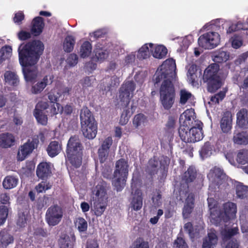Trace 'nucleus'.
Masks as SVG:
<instances>
[{
	"label": "nucleus",
	"mask_w": 248,
	"mask_h": 248,
	"mask_svg": "<svg viewBox=\"0 0 248 248\" xmlns=\"http://www.w3.org/2000/svg\"><path fill=\"white\" fill-rule=\"evenodd\" d=\"M175 69V61L168 59L158 68L152 79L155 87H159L160 100L166 110H169L175 101L176 93L172 82L176 76Z\"/></svg>",
	"instance_id": "1"
},
{
	"label": "nucleus",
	"mask_w": 248,
	"mask_h": 248,
	"mask_svg": "<svg viewBox=\"0 0 248 248\" xmlns=\"http://www.w3.org/2000/svg\"><path fill=\"white\" fill-rule=\"evenodd\" d=\"M44 49L43 43L34 40L24 45L21 44L18 48L19 61L26 81H33L37 78L38 69L35 65Z\"/></svg>",
	"instance_id": "2"
},
{
	"label": "nucleus",
	"mask_w": 248,
	"mask_h": 248,
	"mask_svg": "<svg viewBox=\"0 0 248 248\" xmlns=\"http://www.w3.org/2000/svg\"><path fill=\"white\" fill-rule=\"evenodd\" d=\"M229 57L227 52L218 51L213 59L216 63L210 64L204 71L202 79L207 84V90L209 93H215L223 85L227 74L220 71L219 66L217 63L225 62Z\"/></svg>",
	"instance_id": "3"
},
{
	"label": "nucleus",
	"mask_w": 248,
	"mask_h": 248,
	"mask_svg": "<svg viewBox=\"0 0 248 248\" xmlns=\"http://www.w3.org/2000/svg\"><path fill=\"white\" fill-rule=\"evenodd\" d=\"M84 146L79 136L75 135L70 137L66 147V158L72 166L79 168L82 163Z\"/></svg>",
	"instance_id": "4"
},
{
	"label": "nucleus",
	"mask_w": 248,
	"mask_h": 248,
	"mask_svg": "<svg viewBox=\"0 0 248 248\" xmlns=\"http://www.w3.org/2000/svg\"><path fill=\"white\" fill-rule=\"evenodd\" d=\"M80 119L83 136L88 139H93L97 132V123L87 107H83L81 109Z\"/></svg>",
	"instance_id": "5"
},
{
	"label": "nucleus",
	"mask_w": 248,
	"mask_h": 248,
	"mask_svg": "<svg viewBox=\"0 0 248 248\" xmlns=\"http://www.w3.org/2000/svg\"><path fill=\"white\" fill-rule=\"evenodd\" d=\"M128 161L120 158L115 163L112 184L117 191H121L124 188L128 175Z\"/></svg>",
	"instance_id": "6"
},
{
	"label": "nucleus",
	"mask_w": 248,
	"mask_h": 248,
	"mask_svg": "<svg viewBox=\"0 0 248 248\" xmlns=\"http://www.w3.org/2000/svg\"><path fill=\"white\" fill-rule=\"evenodd\" d=\"M58 113L55 103L49 105L47 102L40 101L36 105L33 111V115L37 122L43 125L47 123V115L53 116Z\"/></svg>",
	"instance_id": "7"
},
{
	"label": "nucleus",
	"mask_w": 248,
	"mask_h": 248,
	"mask_svg": "<svg viewBox=\"0 0 248 248\" xmlns=\"http://www.w3.org/2000/svg\"><path fill=\"white\" fill-rule=\"evenodd\" d=\"M63 215L62 208L58 204L50 206L46 210L45 219L49 226H55L61 221Z\"/></svg>",
	"instance_id": "8"
},
{
	"label": "nucleus",
	"mask_w": 248,
	"mask_h": 248,
	"mask_svg": "<svg viewBox=\"0 0 248 248\" xmlns=\"http://www.w3.org/2000/svg\"><path fill=\"white\" fill-rule=\"evenodd\" d=\"M219 42V35L215 32L204 33L198 39L199 46L205 49H212L217 46Z\"/></svg>",
	"instance_id": "9"
},
{
	"label": "nucleus",
	"mask_w": 248,
	"mask_h": 248,
	"mask_svg": "<svg viewBox=\"0 0 248 248\" xmlns=\"http://www.w3.org/2000/svg\"><path fill=\"white\" fill-rule=\"evenodd\" d=\"M39 136L34 135L31 140H28L23 145L21 146L17 153V158L19 161L24 160L28 155L37 148L39 142Z\"/></svg>",
	"instance_id": "10"
},
{
	"label": "nucleus",
	"mask_w": 248,
	"mask_h": 248,
	"mask_svg": "<svg viewBox=\"0 0 248 248\" xmlns=\"http://www.w3.org/2000/svg\"><path fill=\"white\" fill-rule=\"evenodd\" d=\"M207 176L218 188L225 187L228 185L227 176L219 168L215 167L210 170Z\"/></svg>",
	"instance_id": "11"
},
{
	"label": "nucleus",
	"mask_w": 248,
	"mask_h": 248,
	"mask_svg": "<svg viewBox=\"0 0 248 248\" xmlns=\"http://www.w3.org/2000/svg\"><path fill=\"white\" fill-rule=\"evenodd\" d=\"M165 162V165L160 161L159 162L158 159L156 156H153L150 158L148 162V164L146 169V172L150 175L153 176L157 174L158 170V166L160 164V168L162 170V177L166 176L169 164L167 162V160L165 159L164 160Z\"/></svg>",
	"instance_id": "12"
},
{
	"label": "nucleus",
	"mask_w": 248,
	"mask_h": 248,
	"mask_svg": "<svg viewBox=\"0 0 248 248\" xmlns=\"http://www.w3.org/2000/svg\"><path fill=\"white\" fill-rule=\"evenodd\" d=\"M136 88V85L133 81H125L122 85L119 90V98L121 102H123L127 107L131 98L130 94H133Z\"/></svg>",
	"instance_id": "13"
},
{
	"label": "nucleus",
	"mask_w": 248,
	"mask_h": 248,
	"mask_svg": "<svg viewBox=\"0 0 248 248\" xmlns=\"http://www.w3.org/2000/svg\"><path fill=\"white\" fill-rule=\"evenodd\" d=\"M194 109H187L183 113L185 119L180 126L184 128H192L193 127L203 126V123L196 119Z\"/></svg>",
	"instance_id": "14"
},
{
	"label": "nucleus",
	"mask_w": 248,
	"mask_h": 248,
	"mask_svg": "<svg viewBox=\"0 0 248 248\" xmlns=\"http://www.w3.org/2000/svg\"><path fill=\"white\" fill-rule=\"evenodd\" d=\"M36 173L39 179L46 180L52 175L51 164L46 162L40 163L37 165Z\"/></svg>",
	"instance_id": "15"
},
{
	"label": "nucleus",
	"mask_w": 248,
	"mask_h": 248,
	"mask_svg": "<svg viewBox=\"0 0 248 248\" xmlns=\"http://www.w3.org/2000/svg\"><path fill=\"white\" fill-rule=\"evenodd\" d=\"M194 204L195 195L192 192L189 193L186 199V202L182 211V214L185 218L189 217L194 208Z\"/></svg>",
	"instance_id": "16"
},
{
	"label": "nucleus",
	"mask_w": 248,
	"mask_h": 248,
	"mask_svg": "<svg viewBox=\"0 0 248 248\" xmlns=\"http://www.w3.org/2000/svg\"><path fill=\"white\" fill-rule=\"evenodd\" d=\"M143 205V193L141 190L137 189L133 195L130 203L132 210L138 211L140 210Z\"/></svg>",
	"instance_id": "17"
},
{
	"label": "nucleus",
	"mask_w": 248,
	"mask_h": 248,
	"mask_svg": "<svg viewBox=\"0 0 248 248\" xmlns=\"http://www.w3.org/2000/svg\"><path fill=\"white\" fill-rule=\"evenodd\" d=\"M232 116L231 112L226 111L220 120V128L223 133H227L232 128Z\"/></svg>",
	"instance_id": "18"
},
{
	"label": "nucleus",
	"mask_w": 248,
	"mask_h": 248,
	"mask_svg": "<svg viewBox=\"0 0 248 248\" xmlns=\"http://www.w3.org/2000/svg\"><path fill=\"white\" fill-rule=\"evenodd\" d=\"M76 237L74 234L70 237L66 234L62 235L58 240L59 248H74Z\"/></svg>",
	"instance_id": "19"
},
{
	"label": "nucleus",
	"mask_w": 248,
	"mask_h": 248,
	"mask_svg": "<svg viewBox=\"0 0 248 248\" xmlns=\"http://www.w3.org/2000/svg\"><path fill=\"white\" fill-rule=\"evenodd\" d=\"M31 24V33L34 36H39L42 32L45 26L43 18L41 16L35 17L32 20Z\"/></svg>",
	"instance_id": "20"
},
{
	"label": "nucleus",
	"mask_w": 248,
	"mask_h": 248,
	"mask_svg": "<svg viewBox=\"0 0 248 248\" xmlns=\"http://www.w3.org/2000/svg\"><path fill=\"white\" fill-rule=\"evenodd\" d=\"M236 124L243 129H248V111L246 108L241 109L236 114Z\"/></svg>",
	"instance_id": "21"
},
{
	"label": "nucleus",
	"mask_w": 248,
	"mask_h": 248,
	"mask_svg": "<svg viewBox=\"0 0 248 248\" xmlns=\"http://www.w3.org/2000/svg\"><path fill=\"white\" fill-rule=\"evenodd\" d=\"M150 47V51L153 56L157 59L164 58L168 52L167 48L163 45H157L154 46L152 43H149Z\"/></svg>",
	"instance_id": "22"
},
{
	"label": "nucleus",
	"mask_w": 248,
	"mask_h": 248,
	"mask_svg": "<svg viewBox=\"0 0 248 248\" xmlns=\"http://www.w3.org/2000/svg\"><path fill=\"white\" fill-rule=\"evenodd\" d=\"M15 142V138L11 133L6 132L0 134V147L8 148L13 146Z\"/></svg>",
	"instance_id": "23"
},
{
	"label": "nucleus",
	"mask_w": 248,
	"mask_h": 248,
	"mask_svg": "<svg viewBox=\"0 0 248 248\" xmlns=\"http://www.w3.org/2000/svg\"><path fill=\"white\" fill-rule=\"evenodd\" d=\"M103 80L104 88L102 89L107 92L111 91L113 88H117L120 82L119 78L115 75L106 78Z\"/></svg>",
	"instance_id": "24"
},
{
	"label": "nucleus",
	"mask_w": 248,
	"mask_h": 248,
	"mask_svg": "<svg viewBox=\"0 0 248 248\" xmlns=\"http://www.w3.org/2000/svg\"><path fill=\"white\" fill-rule=\"evenodd\" d=\"M14 238L8 231L5 229L0 230V247L6 248L14 243Z\"/></svg>",
	"instance_id": "25"
},
{
	"label": "nucleus",
	"mask_w": 248,
	"mask_h": 248,
	"mask_svg": "<svg viewBox=\"0 0 248 248\" xmlns=\"http://www.w3.org/2000/svg\"><path fill=\"white\" fill-rule=\"evenodd\" d=\"M218 238L216 233L208 232L203 239L202 248H214L217 243Z\"/></svg>",
	"instance_id": "26"
},
{
	"label": "nucleus",
	"mask_w": 248,
	"mask_h": 248,
	"mask_svg": "<svg viewBox=\"0 0 248 248\" xmlns=\"http://www.w3.org/2000/svg\"><path fill=\"white\" fill-rule=\"evenodd\" d=\"M94 196L93 197L94 201L105 202L107 199V191L103 184H98L93 191Z\"/></svg>",
	"instance_id": "27"
},
{
	"label": "nucleus",
	"mask_w": 248,
	"mask_h": 248,
	"mask_svg": "<svg viewBox=\"0 0 248 248\" xmlns=\"http://www.w3.org/2000/svg\"><path fill=\"white\" fill-rule=\"evenodd\" d=\"M62 150V143L55 140L51 141L46 148L47 154L51 157L57 156Z\"/></svg>",
	"instance_id": "28"
},
{
	"label": "nucleus",
	"mask_w": 248,
	"mask_h": 248,
	"mask_svg": "<svg viewBox=\"0 0 248 248\" xmlns=\"http://www.w3.org/2000/svg\"><path fill=\"white\" fill-rule=\"evenodd\" d=\"M4 80L5 83L12 86H17L19 82L18 76L15 72L6 71L4 74Z\"/></svg>",
	"instance_id": "29"
},
{
	"label": "nucleus",
	"mask_w": 248,
	"mask_h": 248,
	"mask_svg": "<svg viewBox=\"0 0 248 248\" xmlns=\"http://www.w3.org/2000/svg\"><path fill=\"white\" fill-rule=\"evenodd\" d=\"M224 214L228 219L233 218L237 212L236 204L231 202H228L223 205Z\"/></svg>",
	"instance_id": "30"
},
{
	"label": "nucleus",
	"mask_w": 248,
	"mask_h": 248,
	"mask_svg": "<svg viewBox=\"0 0 248 248\" xmlns=\"http://www.w3.org/2000/svg\"><path fill=\"white\" fill-rule=\"evenodd\" d=\"M176 121L174 118L170 116L168 118V121L166 124L165 130V136L167 139L170 140L173 136Z\"/></svg>",
	"instance_id": "31"
},
{
	"label": "nucleus",
	"mask_w": 248,
	"mask_h": 248,
	"mask_svg": "<svg viewBox=\"0 0 248 248\" xmlns=\"http://www.w3.org/2000/svg\"><path fill=\"white\" fill-rule=\"evenodd\" d=\"M197 172L195 168L189 166L182 176V180L188 184L194 181L197 177Z\"/></svg>",
	"instance_id": "32"
},
{
	"label": "nucleus",
	"mask_w": 248,
	"mask_h": 248,
	"mask_svg": "<svg viewBox=\"0 0 248 248\" xmlns=\"http://www.w3.org/2000/svg\"><path fill=\"white\" fill-rule=\"evenodd\" d=\"M233 141L234 143L239 145L248 144V133L247 132H234Z\"/></svg>",
	"instance_id": "33"
},
{
	"label": "nucleus",
	"mask_w": 248,
	"mask_h": 248,
	"mask_svg": "<svg viewBox=\"0 0 248 248\" xmlns=\"http://www.w3.org/2000/svg\"><path fill=\"white\" fill-rule=\"evenodd\" d=\"M178 133L182 140L186 143H192L193 138H191V128H184V126H180Z\"/></svg>",
	"instance_id": "34"
},
{
	"label": "nucleus",
	"mask_w": 248,
	"mask_h": 248,
	"mask_svg": "<svg viewBox=\"0 0 248 248\" xmlns=\"http://www.w3.org/2000/svg\"><path fill=\"white\" fill-rule=\"evenodd\" d=\"M18 182L17 177L13 175H8L4 179L2 185L5 189H12L15 187Z\"/></svg>",
	"instance_id": "35"
},
{
	"label": "nucleus",
	"mask_w": 248,
	"mask_h": 248,
	"mask_svg": "<svg viewBox=\"0 0 248 248\" xmlns=\"http://www.w3.org/2000/svg\"><path fill=\"white\" fill-rule=\"evenodd\" d=\"M75 225L80 234L86 233L88 229L87 221L82 217H78L75 221Z\"/></svg>",
	"instance_id": "36"
},
{
	"label": "nucleus",
	"mask_w": 248,
	"mask_h": 248,
	"mask_svg": "<svg viewBox=\"0 0 248 248\" xmlns=\"http://www.w3.org/2000/svg\"><path fill=\"white\" fill-rule=\"evenodd\" d=\"M202 126H195L191 128V138H193L192 143L199 141L203 138Z\"/></svg>",
	"instance_id": "37"
},
{
	"label": "nucleus",
	"mask_w": 248,
	"mask_h": 248,
	"mask_svg": "<svg viewBox=\"0 0 248 248\" xmlns=\"http://www.w3.org/2000/svg\"><path fill=\"white\" fill-rule=\"evenodd\" d=\"M147 122V117L142 113L135 115L133 119V124L136 128L144 126Z\"/></svg>",
	"instance_id": "38"
},
{
	"label": "nucleus",
	"mask_w": 248,
	"mask_h": 248,
	"mask_svg": "<svg viewBox=\"0 0 248 248\" xmlns=\"http://www.w3.org/2000/svg\"><path fill=\"white\" fill-rule=\"evenodd\" d=\"M76 43L75 38L72 35H67L64 39L63 48L64 51L71 52L73 51Z\"/></svg>",
	"instance_id": "39"
},
{
	"label": "nucleus",
	"mask_w": 248,
	"mask_h": 248,
	"mask_svg": "<svg viewBox=\"0 0 248 248\" xmlns=\"http://www.w3.org/2000/svg\"><path fill=\"white\" fill-rule=\"evenodd\" d=\"M92 46L89 41H85L81 45L80 48L79 55L81 58H85L91 54Z\"/></svg>",
	"instance_id": "40"
},
{
	"label": "nucleus",
	"mask_w": 248,
	"mask_h": 248,
	"mask_svg": "<svg viewBox=\"0 0 248 248\" xmlns=\"http://www.w3.org/2000/svg\"><path fill=\"white\" fill-rule=\"evenodd\" d=\"M238 232L239 230L237 227L224 229L221 232L222 240L224 242H226L229 240L232 237L238 233Z\"/></svg>",
	"instance_id": "41"
},
{
	"label": "nucleus",
	"mask_w": 248,
	"mask_h": 248,
	"mask_svg": "<svg viewBox=\"0 0 248 248\" xmlns=\"http://www.w3.org/2000/svg\"><path fill=\"white\" fill-rule=\"evenodd\" d=\"M213 146L209 141L204 143L200 151V155L202 158L209 157L212 154Z\"/></svg>",
	"instance_id": "42"
},
{
	"label": "nucleus",
	"mask_w": 248,
	"mask_h": 248,
	"mask_svg": "<svg viewBox=\"0 0 248 248\" xmlns=\"http://www.w3.org/2000/svg\"><path fill=\"white\" fill-rule=\"evenodd\" d=\"M151 53L149 43L145 44L139 49L137 57L140 60L145 59L150 57Z\"/></svg>",
	"instance_id": "43"
},
{
	"label": "nucleus",
	"mask_w": 248,
	"mask_h": 248,
	"mask_svg": "<svg viewBox=\"0 0 248 248\" xmlns=\"http://www.w3.org/2000/svg\"><path fill=\"white\" fill-rule=\"evenodd\" d=\"M93 204L95 215L97 217L101 216L106 208V201H94Z\"/></svg>",
	"instance_id": "44"
},
{
	"label": "nucleus",
	"mask_w": 248,
	"mask_h": 248,
	"mask_svg": "<svg viewBox=\"0 0 248 248\" xmlns=\"http://www.w3.org/2000/svg\"><path fill=\"white\" fill-rule=\"evenodd\" d=\"M236 194L237 198L245 199L248 194V186L239 183L236 186Z\"/></svg>",
	"instance_id": "45"
},
{
	"label": "nucleus",
	"mask_w": 248,
	"mask_h": 248,
	"mask_svg": "<svg viewBox=\"0 0 248 248\" xmlns=\"http://www.w3.org/2000/svg\"><path fill=\"white\" fill-rule=\"evenodd\" d=\"M12 52V48L10 46H5L1 47L0 49V64L11 56Z\"/></svg>",
	"instance_id": "46"
},
{
	"label": "nucleus",
	"mask_w": 248,
	"mask_h": 248,
	"mask_svg": "<svg viewBox=\"0 0 248 248\" xmlns=\"http://www.w3.org/2000/svg\"><path fill=\"white\" fill-rule=\"evenodd\" d=\"M236 160L239 164L244 165L248 162V150L242 149L238 152Z\"/></svg>",
	"instance_id": "47"
},
{
	"label": "nucleus",
	"mask_w": 248,
	"mask_h": 248,
	"mask_svg": "<svg viewBox=\"0 0 248 248\" xmlns=\"http://www.w3.org/2000/svg\"><path fill=\"white\" fill-rule=\"evenodd\" d=\"M129 248H149L147 242L145 241L142 238L139 237L133 242Z\"/></svg>",
	"instance_id": "48"
},
{
	"label": "nucleus",
	"mask_w": 248,
	"mask_h": 248,
	"mask_svg": "<svg viewBox=\"0 0 248 248\" xmlns=\"http://www.w3.org/2000/svg\"><path fill=\"white\" fill-rule=\"evenodd\" d=\"M47 86L40 78L37 82L31 87V92L34 94L41 93Z\"/></svg>",
	"instance_id": "49"
},
{
	"label": "nucleus",
	"mask_w": 248,
	"mask_h": 248,
	"mask_svg": "<svg viewBox=\"0 0 248 248\" xmlns=\"http://www.w3.org/2000/svg\"><path fill=\"white\" fill-rule=\"evenodd\" d=\"M57 90V94L60 97L63 95V96H67L70 94V93L72 90V87H67L63 84H59L56 86Z\"/></svg>",
	"instance_id": "50"
},
{
	"label": "nucleus",
	"mask_w": 248,
	"mask_h": 248,
	"mask_svg": "<svg viewBox=\"0 0 248 248\" xmlns=\"http://www.w3.org/2000/svg\"><path fill=\"white\" fill-rule=\"evenodd\" d=\"M9 209L5 205L0 206V226L2 225L7 218Z\"/></svg>",
	"instance_id": "51"
},
{
	"label": "nucleus",
	"mask_w": 248,
	"mask_h": 248,
	"mask_svg": "<svg viewBox=\"0 0 248 248\" xmlns=\"http://www.w3.org/2000/svg\"><path fill=\"white\" fill-rule=\"evenodd\" d=\"M27 217L24 213L21 212L18 214L16 225L20 228L25 227L27 224Z\"/></svg>",
	"instance_id": "52"
},
{
	"label": "nucleus",
	"mask_w": 248,
	"mask_h": 248,
	"mask_svg": "<svg viewBox=\"0 0 248 248\" xmlns=\"http://www.w3.org/2000/svg\"><path fill=\"white\" fill-rule=\"evenodd\" d=\"M196 70L197 69L196 66L194 65H192L190 66L188 71V74L190 76V80L191 81V83L193 86L198 84L197 81H196L195 80V78L197 77L195 73Z\"/></svg>",
	"instance_id": "53"
},
{
	"label": "nucleus",
	"mask_w": 248,
	"mask_h": 248,
	"mask_svg": "<svg viewBox=\"0 0 248 248\" xmlns=\"http://www.w3.org/2000/svg\"><path fill=\"white\" fill-rule=\"evenodd\" d=\"M191 93L185 90H182L180 91V103L184 105L187 100L191 97Z\"/></svg>",
	"instance_id": "54"
},
{
	"label": "nucleus",
	"mask_w": 248,
	"mask_h": 248,
	"mask_svg": "<svg viewBox=\"0 0 248 248\" xmlns=\"http://www.w3.org/2000/svg\"><path fill=\"white\" fill-rule=\"evenodd\" d=\"M109 150L99 148L98 150V157L100 163H103L107 160L109 154Z\"/></svg>",
	"instance_id": "55"
},
{
	"label": "nucleus",
	"mask_w": 248,
	"mask_h": 248,
	"mask_svg": "<svg viewBox=\"0 0 248 248\" xmlns=\"http://www.w3.org/2000/svg\"><path fill=\"white\" fill-rule=\"evenodd\" d=\"M174 248H188V246L182 237H177L173 243Z\"/></svg>",
	"instance_id": "56"
},
{
	"label": "nucleus",
	"mask_w": 248,
	"mask_h": 248,
	"mask_svg": "<svg viewBox=\"0 0 248 248\" xmlns=\"http://www.w3.org/2000/svg\"><path fill=\"white\" fill-rule=\"evenodd\" d=\"M24 18L25 16L23 12L21 11H19L18 12L15 14L13 21L16 24L20 25Z\"/></svg>",
	"instance_id": "57"
},
{
	"label": "nucleus",
	"mask_w": 248,
	"mask_h": 248,
	"mask_svg": "<svg viewBox=\"0 0 248 248\" xmlns=\"http://www.w3.org/2000/svg\"><path fill=\"white\" fill-rule=\"evenodd\" d=\"M54 76L52 74H49L42 76L40 79L46 85H51L54 80Z\"/></svg>",
	"instance_id": "58"
},
{
	"label": "nucleus",
	"mask_w": 248,
	"mask_h": 248,
	"mask_svg": "<svg viewBox=\"0 0 248 248\" xmlns=\"http://www.w3.org/2000/svg\"><path fill=\"white\" fill-rule=\"evenodd\" d=\"M112 143L113 140L112 138L111 137H108L103 140L100 147L109 151V149L112 145Z\"/></svg>",
	"instance_id": "59"
},
{
	"label": "nucleus",
	"mask_w": 248,
	"mask_h": 248,
	"mask_svg": "<svg viewBox=\"0 0 248 248\" xmlns=\"http://www.w3.org/2000/svg\"><path fill=\"white\" fill-rule=\"evenodd\" d=\"M67 62L70 66H75L78 62V55L75 53L70 54L67 59Z\"/></svg>",
	"instance_id": "60"
},
{
	"label": "nucleus",
	"mask_w": 248,
	"mask_h": 248,
	"mask_svg": "<svg viewBox=\"0 0 248 248\" xmlns=\"http://www.w3.org/2000/svg\"><path fill=\"white\" fill-rule=\"evenodd\" d=\"M95 56L99 61H103L108 56V53L106 50L99 49L95 52Z\"/></svg>",
	"instance_id": "61"
},
{
	"label": "nucleus",
	"mask_w": 248,
	"mask_h": 248,
	"mask_svg": "<svg viewBox=\"0 0 248 248\" xmlns=\"http://www.w3.org/2000/svg\"><path fill=\"white\" fill-rule=\"evenodd\" d=\"M161 198L162 195L159 191H158L156 194H154L152 197V201L154 205L155 206H159L161 203Z\"/></svg>",
	"instance_id": "62"
},
{
	"label": "nucleus",
	"mask_w": 248,
	"mask_h": 248,
	"mask_svg": "<svg viewBox=\"0 0 248 248\" xmlns=\"http://www.w3.org/2000/svg\"><path fill=\"white\" fill-rule=\"evenodd\" d=\"M86 248H99V244L97 239H89L87 241Z\"/></svg>",
	"instance_id": "63"
},
{
	"label": "nucleus",
	"mask_w": 248,
	"mask_h": 248,
	"mask_svg": "<svg viewBox=\"0 0 248 248\" xmlns=\"http://www.w3.org/2000/svg\"><path fill=\"white\" fill-rule=\"evenodd\" d=\"M239 243L236 239H232L229 241L225 247V248H238Z\"/></svg>",
	"instance_id": "64"
}]
</instances>
